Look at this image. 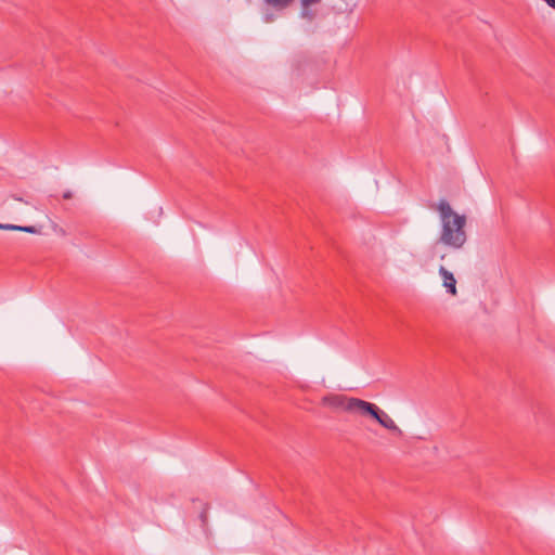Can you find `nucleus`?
<instances>
[{"label": "nucleus", "mask_w": 555, "mask_h": 555, "mask_svg": "<svg viewBox=\"0 0 555 555\" xmlns=\"http://www.w3.org/2000/svg\"><path fill=\"white\" fill-rule=\"evenodd\" d=\"M437 210L441 221L439 243L453 249H461L467 241L466 217L455 212L446 199L438 203Z\"/></svg>", "instance_id": "f257e3e1"}, {"label": "nucleus", "mask_w": 555, "mask_h": 555, "mask_svg": "<svg viewBox=\"0 0 555 555\" xmlns=\"http://www.w3.org/2000/svg\"><path fill=\"white\" fill-rule=\"evenodd\" d=\"M321 402L333 410L360 416L365 400L339 393H328L322 398Z\"/></svg>", "instance_id": "f03ea898"}, {"label": "nucleus", "mask_w": 555, "mask_h": 555, "mask_svg": "<svg viewBox=\"0 0 555 555\" xmlns=\"http://www.w3.org/2000/svg\"><path fill=\"white\" fill-rule=\"evenodd\" d=\"M360 416H369L375 420L380 426L399 437L403 435L396 422L375 403L365 401Z\"/></svg>", "instance_id": "7ed1b4c3"}, {"label": "nucleus", "mask_w": 555, "mask_h": 555, "mask_svg": "<svg viewBox=\"0 0 555 555\" xmlns=\"http://www.w3.org/2000/svg\"><path fill=\"white\" fill-rule=\"evenodd\" d=\"M439 274L443 280V286L447 288V292L452 296L456 295V280L452 272L448 271L443 266L439 268Z\"/></svg>", "instance_id": "20e7f679"}, {"label": "nucleus", "mask_w": 555, "mask_h": 555, "mask_svg": "<svg viewBox=\"0 0 555 555\" xmlns=\"http://www.w3.org/2000/svg\"><path fill=\"white\" fill-rule=\"evenodd\" d=\"M266 7L274 10V11H284L289 8L295 0H262Z\"/></svg>", "instance_id": "39448f33"}, {"label": "nucleus", "mask_w": 555, "mask_h": 555, "mask_svg": "<svg viewBox=\"0 0 555 555\" xmlns=\"http://www.w3.org/2000/svg\"><path fill=\"white\" fill-rule=\"evenodd\" d=\"M300 16L304 20L312 22L315 18V12L311 10V7H301Z\"/></svg>", "instance_id": "423d86ee"}, {"label": "nucleus", "mask_w": 555, "mask_h": 555, "mask_svg": "<svg viewBox=\"0 0 555 555\" xmlns=\"http://www.w3.org/2000/svg\"><path fill=\"white\" fill-rule=\"evenodd\" d=\"M16 231L26 232L30 234H36L39 232L38 229L34 225H16Z\"/></svg>", "instance_id": "0eeeda50"}, {"label": "nucleus", "mask_w": 555, "mask_h": 555, "mask_svg": "<svg viewBox=\"0 0 555 555\" xmlns=\"http://www.w3.org/2000/svg\"><path fill=\"white\" fill-rule=\"evenodd\" d=\"M0 230L15 231L17 230L16 224L0 223Z\"/></svg>", "instance_id": "6e6552de"}, {"label": "nucleus", "mask_w": 555, "mask_h": 555, "mask_svg": "<svg viewBox=\"0 0 555 555\" xmlns=\"http://www.w3.org/2000/svg\"><path fill=\"white\" fill-rule=\"evenodd\" d=\"M319 2H320V0H300V5L301 7H311V5L317 4Z\"/></svg>", "instance_id": "1a4fd4ad"}, {"label": "nucleus", "mask_w": 555, "mask_h": 555, "mask_svg": "<svg viewBox=\"0 0 555 555\" xmlns=\"http://www.w3.org/2000/svg\"><path fill=\"white\" fill-rule=\"evenodd\" d=\"M62 197H63L64 199H70V198L73 197V192H72V191H69V190H67V191H65V192L63 193Z\"/></svg>", "instance_id": "9d476101"}, {"label": "nucleus", "mask_w": 555, "mask_h": 555, "mask_svg": "<svg viewBox=\"0 0 555 555\" xmlns=\"http://www.w3.org/2000/svg\"><path fill=\"white\" fill-rule=\"evenodd\" d=\"M263 21H264L266 23H271V22L273 21V15H272V14H266V15L263 16Z\"/></svg>", "instance_id": "9b49d317"}]
</instances>
